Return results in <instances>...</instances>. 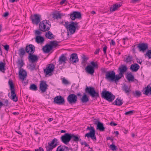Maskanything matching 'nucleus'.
I'll list each match as a JSON object with an SVG mask.
<instances>
[{
    "label": "nucleus",
    "mask_w": 151,
    "mask_h": 151,
    "mask_svg": "<svg viewBox=\"0 0 151 151\" xmlns=\"http://www.w3.org/2000/svg\"><path fill=\"white\" fill-rule=\"evenodd\" d=\"M16 63L17 64L18 67L20 69L19 72V78L20 79L22 80L23 81L24 79L27 76V73L26 71L23 69L21 68L24 64L23 60L22 58H19Z\"/></svg>",
    "instance_id": "1"
},
{
    "label": "nucleus",
    "mask_w": 151,
    "mask_h": 151,
    "mask_svg": "<svg viewBox=\"0 0 151 151\" xmlns=\"http://www.w3.org/2000/svg\"><path fill=\"white\" fill-rule=\"evenodd\" d=\"M78 23L77 22H73L71 21L69 24L68 22H65L64 24L66 28L67 29L68 31H69L70 34H73L75 32L76 29H78Z\"/></svg>",
    "instance_id": "2"
},
{
    "label": "nucleus",
    "mask_w": 151,
    "mask_h": 151,
    "mask_svg": "<svg viewBox=\"0 0 151 151\" xmlns=\"http://www.w3.org/2000/svg\"><path fill=\"white\" fill-rule=\"evenodd\" d=\"M102 98L109 102H112L115 98V96L109 91H106L105 88H104L101 93Z\"/></svg>",
    "instance_id": "3"
},
{
    "label": "nucleus",
    "mask_w": 151,
    "mask_h": 151,
    "mask_svg": "<svg viewBox=\"0 0 151 151\" xmlns=\"http://www.w3.org/2000/svg\"><path fill=\"white\" fill-rule=\"evenodd\" d=\"M8 84L11 90V95L10 97H9L11 99L14 101L16 102L18 101V98L15 92L14 86L12 81V80H9L8 81Z\"/></svg>",
    "instance_id": "4"
},
{
    "label": "nucleus",
    "mask_w": 151,
    "mask_h": 151,
    "mask_svg": "<svg viewBox=\"0 0 151 151\" xmlns=\"http://www.w3.org/2000/svg\"><path fill=\"white\" fill-rule=\"evenodd\" d=\"M51 27V24L48 23L47 20H43L40 23L39 29L41 31L45 32L49 31Z\"/></svg>",
    "instance_id": "5"
},
{
    "label": "nucleus",
    "mask_w": 151,
    "mask_h": 151,
    "mask_svg": "<svg viewBox=\"0 0 151 151\" xmlns=\"http://www.w3.org/2000/svg\"><path fill=\"white\" fill-rule=\"evenodd\" d=\"M85 91L86 93H88L93 98H97L99 97L98 92H96L94 88L92 87H88L86 86Z\"/></svg>",
    "instance_id": "6"
},
{
    "label": "nucleus",
    "mask_w": 151,
    "mask_h": 151,
    "mask_svg": "<svg viewBox=\"0 0 151 151\" xmlns=\"http://www.w3.org/2000/svg\"><path fill=\"white\" fill-rule=\"evenodd\" d=\"M89 130L90 132L86 134L85 137H87L88 138H91V139L96 141V137L95 135V131L93 127L91 126H88L86 129V130Z\"/></svg>",
    "instance_id": "7"
},
{
    "label": "nucleus",
    "mask_w": 151,
    "mask_h": 151,
    "mask_svg": "<svg viewBox=\"0 0 151 151\" xmlns=\"http://www.w3.org/2000/svg\"><path fill=\"white\" fill-rule=\"evenodd\" d=\"M61 141L65 145L70 147L69 142L71 141V133H67L62 135L60 138Z\"/></svg>",
    "instance_id": "8"
},
{
    "label": "nucleus",
    "mask_w": 151,
    "mask_h": 151,
    "mask_svg": "<svg viewBox=\"0 0 151 151\" xmlns=\"http://www.w3.org/2000/svg\"><path fill=\"white\" fill-rule=\"evenodd\" d=\"M68 16H70V18L72 20H74L76 19H81L82 18L81 13L78 11H73L70 13Z\"/></svg>",
    "instance_id": "9"
},
{
    "label": "nucleus",
    "mask_w": 151,
    "mask_h": 151,
    "mask_svg": "<svg viewBox=\"0 0 151 151\" xmlns=\"http://www.w3.org/2000/svg\"><path fill=\"white\" fill-rule=\"evenodd\" d=\"M39 86L40 92L41 93L45 92L48 89V85L45 81H41L40 82Z\"/></svg>",
    "instance_id": "10"
},
{
    "label": "nucleus",
    "mask_w": 151,
    "mask_h": 151,
    "mask_svg": "<svg viewBox=\"0 0 151 151\" xmlns=\"http://www.w3.org/2000/svg\"><path fill=\"white\" fill-rule=\"evenodd\" d=\"M55 68V65L53 64H48L47 65L46 69H44V73L46 75L49 74L51 75V74H50L54 71Z\"/></svg>",
    "instance_id": "11"
},
{
    "label": "nucleus",
    "mask_w": 151,
    "mask_h": 151,
    "mask_svg": "<svg viewBox=\"0 0 151 151\" xmlns=\"http://www.w3.org/2000/svg\"><path fill=\"white\" fill-rule=\"evenodd\" d=\"M53 102L55 104L59 105H64L65 103V100L63 97L59 95L54 98Z\"/></svg>",
    "instance_id": "12"
},
{
    "label": "nucleus",
    "mask_w": 151,
    "mask_h": 151,
    "mask_svg": "<svg viewBox=\"0 0 151 151\" xmlns=\"http://www.w3.org/2000/svg\"><path fill=\"white\" fill-rule=\"evenodd\" d=\"M77 97L74 94H70L67 97L68 102L70 104H76L77 101Z\"/></svg>",
    "instance_id": "13"
},
{
    "label": "nucleus",
    "mask_w": 151,
    "mask_h": 151,
    "mask_svg": "<svg viewBox=\"0 0 151 151\" xmlns=\"http://www.w3.org/2000/svg\"><path fill=\"white\" fill-rule=\"evenodd\" d=\"M40 18L41 16L37 14H35L34 15H32L30 17L32 23L36 25H37L40 22Z\"/></svg>",
    "instance_id": "14"
},
{
    "label": "nucleus",
    "mask_w": 151,
    "mask_h": 151,
    "mask_svg": "<svg viewBox=\"0 0 151 151\" xmlns=\"http://www.w3.org/2000/svg\"><path fill=\"white\" fill-rule=\"evenodd\" d=\"M81 141L80 136L79 135L71 133V141L73 145L74 143L78 144L79 141Z\"/></svg>",
    "instance_id": "15"
},
{
    "label": "nucleus",
    "mask_w": 151,
    "mask_h": 151,
    "mask_svg": "<svg viewBox=\"0 0 151 151\" xmlns=\"http://www.w3.org/2000/svg\"><path fill=\"white\" fill-rule=\"evenodd\" d=\"M115 72L113 70L112 71H107L106 74L105 78L106 79L109 81H113L114 76Z\"/></svg>",
    "instance_id": "16"
},
{
    "label": "nucleus",
    "mask_w": 151,
    "mask_h": 151,
    "mask_svg": "<svg viewBox=\"0 0 151 151\" xmlns=\"http://www.w3.org/2000/svg\"><path fill=\"white\" fill-rule=\"evenodd\" d=\"M35 47L32 44H29L27 45L25 47L26 52L29 55L33 54L35 51Z\"/></svg>",
    "instance_id": "17"
},
{
    "label": "nucleus",
    "mask_w": 151,
    "mask_h": 151,
    "mask_svg": "<svg viewBox=\"0 0 151 151\" xmlns=\"http://www.w3.org/2000/svg\"><path fill=\"white\" fill-rule=\"evenodd\" d=\"M137 47L139 48V51L144 52L145 51L148 49V46L147 43H139L138 44Z\"/></svg>",
    "instance_id": "18"
},
{
    "label": "nucleus",
    "mask_w": 151,
    "mask_h": 151,
    "mask_svg": "<svg viewBox=\"0 0 151 151\" xmlns=\"http://www.w3.org/2000/svg\"><path fill=\"white\" fill-rule=\"evenodd\" d=\"M142 91L143 92V94L146 96L151 95V86L150 85H148L146 87L143 88Z\"/></svg>",
    "instance_id": "19"
},
{
    "label": "nucleus",
    "mask_w": 151,
    "mask_h": 151,
    "mask_svg": "<svg viewBox=\"0 0 151 151\" xmlns=\"http://www.w3.org/2000/svg\"><path fill=\"white\" fill-rule=\"evenodd\" d=\"M28 59L29 62L34 63L37 61L38 58L37 55L33 54H30L29 55Z\"/></svg>",
    "instance_id": "20"
},
{
    "label": "nucleus",
    "mask_w": 151,
    "mask_h": 151,
    "mask_svg": "<svg viewBox=\"0 0 151 151\" xmlns=\"http://www.w3.org/2000/svg\"><path fill=\"white\" fill-rule=\"evenodd\" d=\"M70 61L73 63H76L78 61L77 55L76 53H73L70 56Z\"/></svg>",
    "instance_id": "21"
},
{
    "label": "nucleus",
    "mask_w": 151,
    "mask_h": 151,
    "mask_svg": "<svg viewBox=\"0 0 151 151\" xmlns=\"http://www.w3.org/2000/svg\"><path fill=\"white\" fill-rule=\"evenodd\" d=\"M85 70L86 73L91 75H93L95 72L94 69L90 65H88L85 68Z\"/></svg>",
    "instance_id": "22"
},
{
    "label": "nucleus",
    "mask_w": 151,
    "mask_h": 151,
    "mask_svg": "<svg viewBox=\"0 0 151 151\" xmlns=\"http://www.w3.org/2000/svg\"><path fill=\"white\" fill-rule=\"evenodd\" d=\"M126 66L124 65H121L118 68V71H119V73L121 75L123 76L124 73L126 72L127 70Z\"/></svg>",
    "instance_id": "23"
},
{
    "label": "nucleus",
    "mask_w": 151,
    "mask_h": 151,
    "mask_svg": "<svg viewBox=\"0 0 151 151\" xmlns=\"http://www.w3.org/2000/svg\"><path fill=\"white\" fill-rule=\"evenodd\" d=\"M126 78L129 82H134V81H137V80L134 78V76L131 72L127 73Z\"/></svg>",
    "instance_id": "24"
},
{
    "label": "nucleus",
    "mask_w": 151,
    "mask_h": 151,
    "mask_svg": "<svg viewBox=\"0 0 151 151\" xmlns=\"http://www.w3.org/2000/svg\"><path fill=\"white\" fill-rule=\"evenodd\" d=\"M67 60L66 57L65 56L64 54L62 55L59 58V64L60 65L65 64L66 63V61Z\"/></svg>",
    "instance_id": "25"
},
{
    "label": "nucleus",
    "mask_w": 151,
    "mask_h": 151,
    "mask_svg": "<svg viewBox=\"0 0 151 151\" xmlns=\"http://www.w3.org/2000/svg\"><path fill=\"white\" fill-rule=\"evenodd\" d=\"M52 49V47L50 44L46 45L42 48L44 52L46 53L49 52Z\"/></svg>",
    "instance_id": "26"
},
{
    "label": "nucleus",
    "mask_w": 151,
    "mask_h": 151,
    "mask_svg": "<svg viewBox=\"0 0 151 151\" xmlns=\"http://www.w3.org/2000/svg\"><path fill=\"white\" fill-rule=\"evenodd\" d=\"M69 148L65 145H60L58 147L56 151H69Z\"/></svg>",
    "instance_id": "27"
},
{
    "label": "nucleus",
    "mask_w": 151,
    "mask_h": 151,
    "mask_svg": "<svg viewBox=\"0 0 151 151\" xmlns=\"http://www.w3.org/2000/svg\"><path fill=\"white\" fill-rule=\"evenodd\" d=\"M139 66L137 63H134L131 65L130 69L132 72H136L139 68Z\"/></svg>",
    "instance_id": "28"
},
{
    "label": "nucleus",
    "mask_w": 151,
    "mask_h": 151,
    "mask_svg": "<svg viewBox=\"0 0 151 151\" xmlns=\"http://www.w3.org/2000/svg\"><path fill=\"white\" fill-rule=\"evenodd\" d=\"M133 57L132 56L129 55L126 58H124L123 61L126 63L131 64L132 61Z\"/></svg>",
    "instance_id": "29"
},
{
    "label": "nucleus",
    "mask_w": 151,
    "mask_h": 151,
    "mask_svg": "<svg viewBox=\"0 0 151 151\" xmlns=\"http://www.w3.org/2000/svg\"><path fill=\"white\" fill-rule=\"evenodd\" d=\"M97 129H99L101 131H104L105 128L103 124L101 123L100 122L98 121L97 124Z\"/></svg>",
    "instance_id": "30"
},
{
    "label": "nucleus",
    "mask_w": 151,
    "mask_h": 151,
    "mask_svg": "<svg viewBox=\"0 0 151 151\" xmlns=\"http://www.w3.org/2000/svg\"><path fill=\"white\" fill-rule=\"evenodd\" d=\"M47 31V32L45 33V35L46 37L49 39H53L54 38V35L52 33L49 31Z\"/></svg>",
    "instance_id": "31"
},
{
    "label": "nucleus",
    "mask_w": 151,
    "mask_h": 151,
    "mask_svg": "<svg viewBox=\"0 0 151 151\" xmlns=\"http://www.w3.org/2000/svg\"><path fill=\"white\" fill-rule=\"evenodd\" d=\"M121 5L120 4L116 3L113 5L112 7H111L110 8V11L111 12H113L116 10L118 8L121 6Z\"/></svg>",
    "instance_id": "32"
},
{
    "label": "nucleus",
    "mask_w": 151,
    "mask_h": 151,
    "mask_svg": "<svg viewBox=\"0 0 151 151\" xmlns=\"http://www.w3.org/2000/svg\"><path fill=\"white\" fill-rule=\"evenodd\" d=\"M123 103V101L120 99L117 98L113 103V104L116 106H121Z\"/></svg>",
    "instance_id": "33"
},
{
    "label": "nucleus",
    "mask_w": 151,
    "mask_h": 151,
    "mask_svg": "<svg viewBox=\"0 0 151 151\" xmlns=\"http://www.w3.org/2000/svg\"><path fill=\"white\" fill-rule=\"evenodd\" d=\"M82 62L81 64L83 66L86 65L88 58L86 57L84 55H82L81 56Z\"/></svg>",
    "instance_id": "34"
},
{
    "label": "nucleus",
    "mask_w": 151,
    "mask_h": 151,
    "mask_svg": "<svg viewBox=\"0 0 151 151\" xmlns=\"http://www.w3.org/2000/svg\"><path fill=\"white\" fill-rule=\"evenodd\" d=\"M19 55L21 58H23V55H24L25 53V51L24 49L22 48H20L19 50Z\"/></svg>",
    "instance_id": "35"
},
{
    "label": "nucleus",
    "mask_w": 151,
    "mask_h": 151,
    "mask_svg": "<svg viewBox=\"0 0 151 151\" xmlns=\"http://www.w3.org/2000/svg\"><path fill=\"white\" fill-rule=\"evenodd\" d=\"M81 100L82 102L83 103H86L89 101L88 97L85 93L84 94L82 98H81Z\"/></svg>",
    "instance_id": "36"
},
{
    "label": "nucleus",
    "mask_w": 151,
    "mask_h": 151,
    "mask_svg": "<svg viewBox=\"0 0 151 151\" xmlns=\"http://www.w3.org/2000/svg\"><path fill=\"white\" fill-rule=\"evenodd\" d=\"M123 76L122 75H121L119 73L117 75H116L115 72L114 76V77L113 81H115V82H116L117 81L120 79Z\"/></svg>",
    "instance_id": "37"
},
{
    "label": "nucleus",
    "mask_w": 151,
    "mask_h": 151,
    "mask_svg": "<svg viewBox=\"0 0 151 151\" xmlns=\"http://www.w3.org/2000/svg\"><path fill=\"white\" fill-rule=\"evenodd\" d=\"M35 40L36 42L38 43H42L44 40L43 37L40 36H37L36 37Z\"/></svg>",
    "instance_id": "38"
},
{
    "label": "nucleus",
    "mask_w": 151,
    "mask_h": 151,
    "mask_svg": "<svg viewBox=\"0 0 151 151\" xmlns=\"http://www.w3.org/2000/svg\"><path fill=\"white\" fill-rule=\"evenodd\" d=\"M36 65L35 64L32 63L29 64L27 66L28 68L31 71H32L34 70H36L35 68Z\"/></svg>",
    "instance_id": "39"
},
{
    "label": "nucleus",
    "mask_w": 151,
    "mask_h": 151,
    "mask_svg": "<svg viewBox=\"0 0 151 151\" xmlns=\"http://www.w3.org/2000/svg\"><path fill=\"white\" fill-rule=\"evenodd\" d=\"M122 89L126 93H129L131 91L130 88L125 84L123 86Z\"/></svg>",
    "instance_id": "40"
},
{
    "label": "nucleus",
    "mask_w": 151,
    "mask_h": 151,
    "mask_svg": "<svg viewBox=\"0 0 151 151\" xmlns=\"http://www.w3.org/2000/svg\"><path fill=\"white\" fill-rule=\"evenodd\" d=\"M58 139L56 138H54L50 143L49 142L48 145L50 146H53L55 145V147L57 145Z\"/></svg>",
    "instance_id": "41"
},
{
    "label": "nucleus",
    "mask_w": 151,
    "mask_h": 151,
    "mask_svg": "<svg viewBox=\"0 0 151 151\" xmlns=\"http://www.w3.org/2000/svg\"><path fill=\"white\" fill-rule=\"evenodd\" d=\"M72 146L73 147L75 146L76 147H71V145H70V147L69 148V149L71 150V151H77L78 150V145L77 144H75V143L73 144V145L72 144Z\"/></svg>",
    "instance_id": "42"
},
{
    "label": "nucleus",
    "mask_w": 151,
    "mask_h": 151,
    "mask_svg": "<svg viewBox=\"0 0 151 151\" xmlns=\"http://www.w3.org/2000/svg\"><path fill=\"white\" fill-rule=\"evenodd\" d=\"M0 103L2 104V105H0L1 107L2 106H8L9 104L8 100L5 99H4L3 100V102L0 101Z\"/></svg>",
    "instance_id": "43"
},
{
    "label": "nucleus",
    "mask_w": 151,
    "mask_h": 151,
    "mask_svg": "<svg viewBox=\"0 0 151 151\" xmlns=\"http://www.w3.org/2000/svg\"><path fill=\"white\" fill-rule=\"evenodd\" d=\"M29 88L30 90L33 91H36L37 90V85L34 84H31Z\"/></svg>",
    "instance_id": "44"
},
{
    "label": "nucleus",
    "mask_w": 151,
    "mask_h": 151,
    "mask_svg": "<svg viewBox=\"0 0 151 151\" xmlns=\"http://www.w3.org/2000/svg\"><path fill=\"white\" fill-rule=\"evenodd\" d=\"M6 63H3L2 62L0 63V70L2 71H5V66Z\"/></svg>",
    "instance_id": "45"
},
{
    "label": "nucleus",
    "mask_w": 151,
    "mask_h": 151,
    "mask_svg": "<svg viewBox=\"0 0 151 151\" xmlns=\"http://www.w3.org/2000/svg\"><path fill=\"white\" fill-rule=\"evenodd\" d=\"M50 45L52 46V49L53 48L55 47L58 46V44L55 41H50Z\"/></svg>",
    "instance_id": "46"
},
{
    "label": "nucleus",
    "mask_w": 151,
    "mask_h": 151,
    "mask_svg": "<svg viewBox=\"0 0 151 151\" xmlns=\"http://www.w3.org/2000/svg\"><path fill=\"white\" fill-rule=\"evenodd\" d=\"M91 65V66H92L94 69H97L98 68V65L96 62H94L93 61H92L90 63Z\"/></svg>",
    "instance_id": "47"
},
{
    "label": "nucleus",
    "mask_w": 151,
    "mask_h": 151,
    "mask_svg": "<svg viewBox=\"0 0 151 151\" xmlns=\"http://www.w3.org/2000/svg\"><path fill=\"white\" fill-rule=\"evenodd\" d=\"M55 147V145H54L53 146H50L49 145L46 147V150L47 151H50L52 150Z\"/></svg>",
    "instance_id": "48"
},
{
    "label": "nucleus",
    "mask_w": 151,
    "mask_h": 151,
    "mask_svg": "<svg viewBox=\"0 0 151 151\" xmlns=\"http://www.w3.org/2000/svg\"><path fill=\"white\" fill-rule=\"evenodd\" d=\"M145 57H147L149 59H151V50H148L145 54Z\"/></svg>",
    "instance_id": "49"
},
{
    "label": "nucleus",
    "mask_w": 151,
    "mask_h": 151,
    "mask_svg": "<svg viewBox=\"0 0 151 151\" xmlns=\"http://www.w3.org/2000/svg\"><path fill=\"white\" fill-rule=\"evenodd\" d=\"M133 93L134 96H138V97L140 96L142 94L141 92L137 90L135 92H133Z\"/></svg>",
    "instance_id": "50"
},
{
    "label": "nucleus",
    "mask_w": 151,
    "mask_h": 151,
    "mask_svg": "<svg viewBox=\"0 0 151 151\" xmlns=\"http://www.w3.org/2000/svg\"><path fill=\"white\" fill-rule=\"evenodd\" d=\"M62 83L65 85L70 84L71 83L70 82L66 79L64 78L63 79Z\"/></svg>",
    "instance_id": "51"
},
{
    "label": "nucleus",
    "mask_w": 151,
    "mask_h": 151,
    "mask_svg": "<svg viewBox=\"0 0 151 151\" xmlns=\"http://www.w3.org/2000/svg\"><path fill=\"white\" fill-rule=\"evenodd\" d=\"M110 148L112 151L116 150L117 149L116 147L114 144V142H113L112 144L110 145Z\"/></svg>",
    "instance_id": "52"
},
{
    "label": "nucleus",
    "mask_w": 151,
    "mask_h": 151,
    "mask_svg": "<svg viewBox=\"0 0 151 151\" xmlns=\"http://www.w3.org/2000/svg\"><path fill=\"white\" fill-rule=\"evenodd\" d=\"M53 18L56 19H60L61 18V15L59 13L54 14L53 15Z\"/></svg>",
    "instance_id": "53"
},
{
    "label": "nucleus",
    "mask_w": 151,
    "mask_h": 151,
    "mask_svg": "<svg viewBox=\"0 0 151 151\" xmlns=\"http://www.w3.org/2000/svg\"><path fill=\"white\" fill-rule=\"evenodd\" d=\"M135 111L134 110H131L129 111H127L125 113V115H132L133 112H134Z\"/></svg>",
    "instance_id": "54"
},
{
    "label": "nucleus",
    "mask_w": 151,
    "mask_h": 151,
    "mask_svg": "<svg viewBox=\"0 0 151 151\" xmlns=\"http://www.w3.org/2000/svg\"><path fill=\"white\" fill-rule=\"evenodd\" d=\"M3 46L4 47V49L6 50L7 51H8L9 50V45H3Z\"/></svg>",
    "instance_id": "55"
},
{
    "label": "nucleus",
    "mask_w": 151,
    "mask_h": 151,
    "mask_svg": "<svg viewBox=\"0 0 151 151\" xmlns=\"http://www.w3.org/2000/svg\"><path fill=\"white\" fill-rule=\"evenodd\" d=\"M81 145H85V147H88L89 146V145L87 143L85 142H81Z\"/></svg>",
    "instance_id": "56"
},
{
    "label": "nucleus",
    "mask_w": 151,
    "mask_h": 151,
    "mask_svg": "<svg viewBox=\"0 0 151 151\" xmlns=\"http://www.w3.org/2000/svg\"><path fill=\"white\" fill-rule=\"evenodd\" d=\"M35 151H44L43 148L41 147H39L38 149H35Z\"/></svg>",
    "instance_id": "57"
},
{
    "label": "nucleus",
    "mask_w": 151,
    "mask_h": 151,
    "mask_svg": "<svg viewBox=\"0 0 151 151\" xmlns=\"http://www.w3.org/2000/svg\"><path fill=\"white\" fill-rule=\"evenodd\" d=\"M41 33L42 32L39 30H37L35 31V34L36 35H40Z\"/></svg>",
    "instance_id": "58"
},
{
    "label": "nucleus",
    "mask_w": 151,
    "mask_h": 151,
    "mask_svg": "<svg viewBox=\"0 0 151 151\" xmlns=\"http://www.w3.org/2000/svg\"><path fill=\"white\" fill-rule=\"evenodd\" d=\"M67 1L66 0H62L61 1L60 3V4L61 5H62L64 3H67Z\"/></svg>",
    "instance_id": "59"
},
{
    "label": "nucleus",
    "mask_w": 151,
    "mask_h": 151,
    "mask_svg": "<svg viewBox=\"0 0 151 151\" xmlns=\"http://www.w3.org/2000/svg\"><path fill=\"white\" fill-rule=\"evenodd\" d=\"M110 125L111 126H116L117 125V124L113 122H111L110 123Z\"/></svg>",
    "instance_id": "60"
},
{
    "label": "nucleus",
    "mask_w": 151,
    "mask_h": 151,
    "mask_svg": "<svg viewBox=\"0 0 151 151\" xmlns=\"http://www.w3.org/2000/svg\"><path fill=\"white\" fill-rule=\"evenodd\" d=\"M107 47L106 46H105L103 48V50L104 54H105L106 53V50H107Z\"/></svg>",
    "instance_id": "61"
},
{
    "label": "nucleus",
    "mask_w": 151,
    "mask_h": 151,
    "mask_svg": "<svg viewBox=\"0 0 151 151\" xmlns=\"http://www.w3.org/2000/svg\"><path fill=\"white\" fill-rule=\"evenodd\" d=\"M9 14V13L8 12H5L4 14L3 15V16L4 17H7Z\"/></svg>",
    "instance_id": "62"
},
{
    "label": "nucleus",
    "mask_w": 151,
    "mask_h": 151,
    "mask_svg": "<svg viewBox=\"0 0 151 151\" xmlns=\"http://www.w3.org/2000/svg\"><path fill=\"white\" fill-rule=\"evenodd\" d=\"M111 44L112 45H116L115 42L113 40H111Z\"/></svg>",
    "instance_id": "63"
},
{
    "label": "nucleus",
    "mask_w": 151,
    "mask_h": 151,
    "mask_svg": "<svg viewBox=\"0 0 151 151\" xmlns=\"http://www.w3.org/2000/svg\"><path fill=\"white\" fill-rule=\"evenodd\" d=\"M99 49H96V50L95 51V52H94L95 54H98V53L99 52Z\"/></svg>",
    "instance_id": "64"
}]
</instances>
